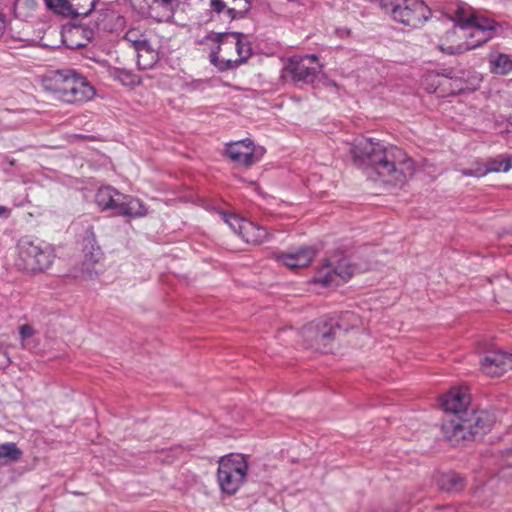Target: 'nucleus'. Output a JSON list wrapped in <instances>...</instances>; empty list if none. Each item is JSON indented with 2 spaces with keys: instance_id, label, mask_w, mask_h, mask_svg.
<instances>
[{
  "instance_id": "nucleus-37",
  "label": "nucleus",
  "mask_w": 512,
  "mask_h": 512,
  "mask_svg": "<svg viewBox=\"0 0 512 512\" xmlns=\"http://www.w3.org/2000/svg\"><path fill=\"white\" fill-rule=\"evenodd\" d=\"M507 164H509V168L512 169V154L506 155Z\"/></svg>"
},
{
  "instance_id": "nucleus-32",
  "label": "nucleus",
  "mask_w": 512,
  "mask_h": 512,
  "mask_svg": "<svg viewBox=\"0 0 512 512\" xmlns=\"http://www.w3.org/2000/svg\"><path fill=\"white\" fill-rule=\"evenodd\" d=\"M19 334L22 341V346L25 347V341L35 334V330L31 325L25 324L20 326Z\"/></svg>"
},
{
  "instance_id": "nucleus-9",
  "label": "nucleus",
  "mask_w": 512,
  "mask_h": 512,
  "mask_svg": "<svg viewBox=\"0 0 512 512\" xmlns=\"http://www.w3.org/2000/svg\"><path fill=\"white\" fill-rule=\"evenodd\" d=\"M316 55L294 56L289 59L283 69V76L290 77L293 82L312 83L322 69L317 64Z\"/></svg>"
},
{
  "instance_id": "nucleus-30",
  "label": "nucleus",
  "mask_w": 512,
  "mask_h": 512,
  "mask_svg": "<svg viewBox=\"0 0 512 512\" xmlns=\"http://www.w3.org/2000/svg\"><path fill=\"white\" fill-rule=\"evenodd\" d=\"M22 456V451L13 442L0 445V462L2 460L18 461Z\"/></svg>"
},
{
  "instance_id": "nucleus-12",
  "label": "nucleus",
  "mask_w": 512,
  "mask_h": 512,
  "mask_svg": "<svg viewBox=\"0 0 512 512\" xmlns=\"http://www.w3.org/2000/svg\"><path fill=\"white\" fill-rule=\"evenodd\" d=\"M223 220L229 227L249 244H261L268 238L265 228L246 219L224 213Z\"/></svg>"
},
{
  "instance_id": "nucleus-26",
  "label": "nucleus",
  "mask_w": 512,
  "mask_h": 512,
  "mask_svg": "<svg viewBox=\"0 0 512 512\" xmlns=\"http://www.w3.org/2000/svg\"><path fill=\"white\" fill-rule=\"evenodd\" d=\"M124 40L130 43L138 51V65L141 66L140 58L141 52L149 53L148 41L142 31L138 28L129 29L125 35Z\"/></svg>"
},
{
  "instance_id": "nucleus-34",
  "label": "nucleus",
  "mask_w": 512,
  "mask_h": 512,
  "mask_svg": "<svg viewBox=\"0 0 512 512\" xmlns=\"http://www.w3.org/2000/svg\"><path fill=\"white\" fill-rule=\"evenodd\" d=\"M10 363L7 352L0 349V369L6 368Z\"/></svg>"
},
{
  "instance_id": "nucleus-31",
  "label": "nucleus",
  "mask_w": 512,
  "mask_h": 512,
  "mask_svg": "<svg viewBox=\"0 0 512 512\" xmlns=\"http://www.w3.org/2000/svg\"><path fill=\"white\" fill-rule=\"evenodd\" d=\"M110 75L124 85H133L136 82V76L126 70L114 68L110 70Z\"/></svg>"
},
{
  "instance_id": "nucleus-8",
  "label": "nucleus",
  "mask_w": 512,
  "mask_h": 512,
  "mask_svg": "<svg viewBox=\"0 0 512 512\" xmlns=\"http://www.w3.org/2000/svg\"><path fill=\"white\" fill-rule=\"evenodd\" d=\"M96 203L102 210H113L129 218L142 217L147 213L141 200L119 193L112 187H102L96 193Z\"/></svg>"
},
{
  "instance_id": "nucleus-24",
  "label": "nucleus",
  "mask_w": 512,
  "mask_h": 512,
  "mask_svg": "<svg viewBox=\"0 0 512 512\" xmlns=\"http://www.w3.org/2000/svg\"><path fill=\"white\" fill-rule=\"evenodd\" d=\"M490 71L498 75H506L512 71V58L501 52H492L488 58Z\"/></svg>"
},
{
  "instance_id": "nucleus-35",
  "label": "nucleus",
  "mask_w": 512,
  "mask_h": 512,
  "mask_svg": "<svg viewBox=\"0 0 512 512\" xmlns=\"http://www.w3.org/2000/svg\"><path fill=\"white\" fill-rule=\"evenodd\" d=\"M10 212V209L6 206H0V217H8Z\"/></svg>"
},
{
  "instance_id": "nucleus-15",
  "label": "nucleus",
  "mask_w": 512,
  "mask_h": 512,
  "mask_svg": "<svg viewBox=\"0 0 512 512\" xmlns=\"http://www.w3.org/2000/svg\"><path fill=\"white\" fill-rule=\"evenodd\" d=\"M482 372L489 377H500L512 370V354L502 351L487 353L480 362Z\"/></svg>"
},
{
  "instance_id": "nucleus-18",
  "label": "nucleus",
  "mask_w": 512,
  "mask_h": 512,
  "mask_svg": "<svg viewBox=\"0 0 512 512\" xmlns=\"http://www.w3.org/2000/svg\"><path fill=\"white\" fill-rule=\"evenodd\" d=\"M315 255L316 250L313 247H302L294 252L278 254L276 259L289 269L295 270L310 265Z\"/></svg>"
},
{
  "instance_id": "nucleus-6",
  "label": "nucleus",
  "mask_w": 512,
  "mask_h": 512,
  "mask_svg": "<svg viewBox=\"0 0 512 512\" xmlns=\"http://www.w3.org/2000/svg\"><path fill=\"white\" fill-rule=\"evenodd\" d=\"M380 5L394 21L412 28L421 26L431 16L422 0H380Z\"/></svg>"
},
{
  "instance_id": "nucleus-14",
  "label": "nucleus",
  "mask_w": 512,
  "mask_h": 512,
  "mask_svg": "<svg viewBox=\"0 0 512 512\" xmlns=\"http://www.w3.org/2000/svg\"><path fill=\"white\" fill-rule=\"evenodd\" d=\"M229 159L238 165L251 166L257 162L262 152H257L251 140L245 139L230 143L226 146Z\"/></svg>"
},
{
  "instance_id": "nucleus-29",
  "label": "nucleus",
  "mask_w": 512,
  "mask_h": 512,
  "mask_svg": "<svg viewBox=\"0 0 512 512\" xmlns=\"http://www.w3.org/2000/svg\"><path fill=\"white\" fill-rule=\"evenodd\" d=\"M249 0H232L231 6L227 9V14L231 19L243 18L250 10Z\"/></svg>"
},
{
  "instance_id": "nucleus-17",
  "label": "nucleus",
  "mask_w": 512,
  "mask_h": 512,
  "mask_svg": "<svg viewBox=\"0 0 512 512\" xmlns=\"http://www.w3.org/2000/svg\"><path fill=\"white\" fill-rule=\"evenodd\" d=\"M102 251L97 244L95 234L92 230H87L83 239V256L82 272L87 277L91 278L94 274L93 267L102 258Z\"/></svg>"
},
{
  "instance_id": "nucleus-13",
  "label": "nucleus",
  "mask_w": 512,
  "mask_h": 512,
  "mask_svg": "<svg viewBox=\"0 0 512 512\" xmlns=\"http://www.w3.org/2000/svg\"><path fill=\"white\" fill-rule=\"evenodd\" d=\"M139 13L157 22L168 21L173 17L176 0H132Z\"/></svg>"
},
{
  "instance_id": "nucleus-11",
  "label": "nucleus",
  "mask_w": 512,
  "mask_h": 512,
  "mask_svg": "<svg viewBox=\"0 0 512 512\" xmlns=\"http://www.w3.org/2000/svg\"><path fill=\"white\" fill-rule=\"evenodd\" d=\"M355 272L347 260L341 259L337 263H330L321 266L314 278L315 283L321 284L323 287L338 286L341 283L348 281Z\"/></svg>"
},
{
  "instance_id": "nucleus-25",
  "label": "nucleus",
  "mask_w": 512,
  "mask_h": 512,
  "mask_svg": "<svg viewBox=\"0 0 512 512\" xmlns=\"http://www.w3.org/2000/svg\"><path fill=\"white\" fill-rule=\"evenodd\" d=\"M336 333L343 331L348 333L351 330H362L364 328L363 320L354 312H343L337 322H334Z\"/></svg>"
},
{
  "instance_id": "nucleus-23",
  "label": "nucleus",
  "mask_w": 512,
  "mask_h": 512,
  "mask_svg": "<svg viewBox=\"0 0 512 512\" xmlns=\"http://www.w3.org/2000/svg\"><path fill=\"white\" fill-rule=\"evenodd\" d=\"M47 7L57 14L65 17L76 18L87 16L94 8V1L91 2L88 10L74 9L68 0H45Z\"/></svg>"
},
{
  "instance_id": "nucleus-21",
  "label": "nucleus",
  "mask_w": 512,
  "mask_h": 512,
  "mask_svg": "<svg viewBox=\"0 0 512 512\" xmlns=\"http://www.w3.org/2000/svg\"><path fill=\"white\" fill-rule=\"evenodd\" d=\"M510 170L507 164L506 155H498L495 158L489 159L486 164L478 163L474 168L462 170V175L472 177H483L488 173L507 172Z\"/></svg>"
},
{
  "instance_id": "nucleus-20",
  "label": "nucleus",
  "mask_w": 512,
  "mask_h": 512,
  "mask_svg": "<svg viewBox=\"0 0 512 512\" xmlns=\"http://www.w3.org/2000/svg\"><path fill=\"white\" fill-rule=\"evenodd\" d=\"M470 402V397L466 390L454 388L442 397L441 405L445 412L451 415H459L463 412Z\"/></svg>"
},
{
  "instance_id": "nucleus-5",
  "label": "nucleus",
  "mask_w": 512,
  "mask_h": 512,
  "mask_svg": "<svg viewBox=\"0 0 512 512\" xmlns=\"http://www.w3.org/2000/svg\"><path fill=\"white\" fill-rule=\"evenodd\" d=\"M55 259V250L49 244L35 242L29 237H22L17 244L15 266L27 273L44 271L51 267Z\"/></svg>"
},
{
  "instance_id": "nucleus-38",
  "label": "nucleus",
  "mask_w": 512,
  "mask_h": 512,
  "mask_svg": "<svg viewBox=\"0 0 512 512\" xmlns=\"http://www.w3.org/2000/svg\"><path fill=\"white\" fill-rule=\"evenodd\" d=\"M142 69H146L147 68V65H143L141 66Z\"/></svg>"
},
{
  "instance_id": "nucleus-7",
  "label": "nucleus",
  "mask_w": 512,
  "mask_h": 512,
  "mask_svg": "<svg viewBox=\"0 0 512 512\" xmlns=\"http://www.w3.org/2000/svg\"><path fill=\"white\" fill-rule=\"evenodd\" d=\"M248 473V463L242 454H230L219 460L217 480L221 491L235 494L244 484Z\"/></svg>"
},
{
  "instance_id": "nucleus-27",
  "label": "nucleus",
  "mask_w": 512,
  "mask_h": 512,
  "mask_svg": "<svg viewBox=\"0 0 512 512\" xmlns=\"http://www.w3.org/2000/svg\"><path fill=\"white\" fill-rule=\"evenodd\" d=\"M438 484L441 490L453 493L461 491L465 486V481L456 473H446L439 478Z\"/></svg>"
},
{
  "instance_id": "nucleus-10",
  "label": "nucleus",
  "mask_w": 512,
  "mask_h": 512,
  "mask_svg": "<svg viewBox=\"0 0 512 512\" xmlns=\"http://www.w3.org/2000/svg\"><path fill=\"white\" fill-rule=\"evenodd\" d=\"M302 334L312 348L328 352L331 349V343L336 338V329L332 320H319L305 326Z\"/></svg>"
},
{
  "instance_id": "nucleus-16",
  "label": "nucleus",
  "mask_w": 512,
  "mask_h": 512,
  "mask_svg": "<svg viewBox=\"0 0 512 512\" xmlns=\"http://www.w3.org/2000/svg\"><path fill=\"white\" fill-rule=\"evenodd\" d=\"M442 432L452 445H461L471 441L465 418L460 415H449L442 423Z\"/></svg>"
},
{
  "instance_id": "nucleus-1",
  "label": "nucleus",
  "mask_w": 512,
  "mask_h": 512,
  "mask_svg": "<svg viewBox=\"0 0 512 512\" xmlns=\"http://www.w3.org/2000/svg\"><path fill=\"white\" fill-rule=\"evenodd\" d=\"M351 153L356 160L367 161L382 181L389 184L402 185L415 172L413 160L397 146L357 138L352 144Z\"/></svg>"
},
{
  "instance_id": "nucleus-22",
  "label": "nucleus",
  "mask_w": 512,
  "mask_h": 512,
  "mask_svg": "<svg viewBox=\"0 0 512 512\" xmlns=\"http://www.w3.org/2000/svg\"><path fill=\"white\" fill-rule=\"evenodd\" d=\"M124 23V17L112 9H102L95 13V24L101 30H116L122 27Z\"/></svg>"
},
{
  "instance_id": "nucleus-2",
  "label": "nucleus",
  "mask_w": 512,
  "mask_h": 512,
  "mask_svg": "<svg viewBox=\"0 0 512 512\" xmlns=\"http://www.w3.org/2000/svg\"><path fill=\"white\" fill-rule=\"evenodd\" d=\"M447 16L454 22V26L439 44V49L447 54L464 53L492 38L495 22L477 15L468 5H450Z\"/></svg>"
},
{
  "instance_id": "nucleus-36",
  "label": "nucleus",
  "mask_w": 512,
  "mask_h": 512,
  "mask_svg": "<svg viewBox=\"0 0 512 512\" xmlns=\"http://www.w3.org/2000/svg\"><path fill=\"white\" fill-rule=\"evenodd\" d=\"M506 132L507 133H512V118L508 122V125H507V128H506Z\"/></svg>"
},
{
  "instance_id": "nucleus-19",
  "label": "nucleus",
  "mask_w": 512,
  "mask_h": 512,
  "mask_svg": "<svg viewBox=\"0 0 512 512\" xmlns=\"http://www.w3.org/2000/svg\"><path fill=\"white\" fill-rule=\"evenodd\" d=\"M471 440L490 431L495 422L494 416L485 410L475 411L465 418Z\"/></svg>"
},
{
  "instance_id": "nucleus-28",
  "label": "nucleus",
  "mask_w": 512,
  "mask_h": 512,
  "mask_svg": "<svg viewBox=\"0 0 512 512\" xmlns=\"http://www.w3.org/2000/svg\"><path fill=\"white\" fill-rule=\"evenodd\" d=\"M37 6V0H16L14 12L18 18L28 19L34 15Z\"/></svg>"
},
{
  "instance_id": "nucleus-4",
  "label": "nucleus",
  "mask_w": 512,
  "mask_h": 512,
  "mask_svg": "<svg viewBox=\"0 0 512 512\" xmlns=\"http://www.w3.org/2000/svg\"><path fill=\"white\" fill-rule=\"evenodd\" d=\"M206 39L218 44L210 53V62L220 71L240 66L252 54L250 43L244 41V34L239 32L210 33Z\"/></svg>"
},
{
  "instance_id": "nucleus-3",
  "label": "nucleus",
  "mask_w": 512,
  "mask_h": 512,
  "mask_svg": "<svg viewBox=\"0 0 512 512\" xmlns=\"http://www.w3.org/2000/svg\"><path fill=\"white\" fill-rule=\"evenodd\" d=\"M42 86L59 100L69 104L86 102L95 95V90L87 79L71 69L50 71L43 76Z\"/></svg>"
},
{
  "instance_id": "nucleus-33",
  "label": "nucleus",
  "mask_w": 512,
  "mask_h": 512,
  "mask_svg": "<svg viewBox=\"0 0 512 512\" xmlns=\"http://www.w3.org/2000/svg\"><path fill=\"white\" fill-rule=\"evenodd\" d=\"M209 1H210L211 8L216 13H221L226 7V3L222 0H209Z\"/></svg>"
}]
</instances>
